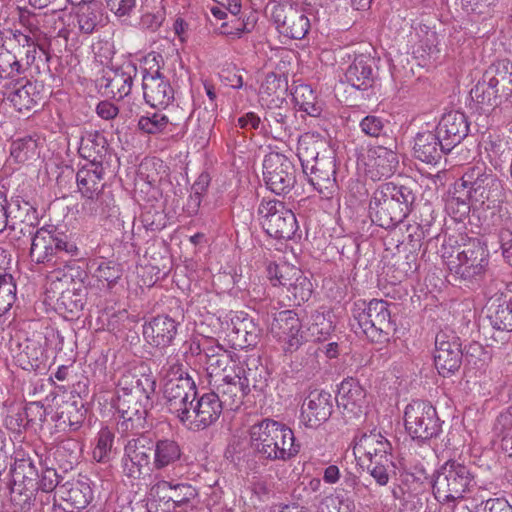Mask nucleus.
<instances>
[{
    "label": "nucleus",
    "instance_id": "1",
    "mask_svg": "<svg viewBox=\"0 0 512 512\" xmlns=\"http://www.w3.org/2000/svg\"><path fill=\"white\" fill-rule=\"evenodd\" d=\"M156 379L152 374H122L117 384L115 407L120 420L118 429L122 434H140L146 428L148 411L153 407Z\"/></svg>",
    "mask_w": 512,
    "mask_h": 512
},
{
    "label": "nucleus",
    "instance_id": "2",
    "mask_svg": "<svg viewBox=\"0 0 512 512\" xmlns=\"http://www.w3.org/2000/svg\"><path fill=\"white\" fill-rule=\"evenodd\" d=\"M249 444L260 459L289 461L300 451L294 432L285 424L265 418L249 428Z\"/></svg>",
    "mask_w": 512,
    "mask_h": 512
},
{
    "label": "nucleus",
    "instance_id": "3",
    "mask_svg": "<svg viewBox=\"0 0 512 512\" xmlns=\"http://www.w3.org/2000/svg\"><path fill=\"white\" fill-rule=\"evenodd\" d=\"M415 200L412 189L406 185L386 182L377 186L369 202L371 221L384 228L392 229L404 221Z\"/></svg>",
    "mask_w": 512,
    "mask_h": 512
},
{
    "label": "nucleus",
    "instance_id": "4",
    "mask_svg": "<svg viewBox=\"0 0 512 512\" xmlns=\"http://www.w3.org/2000/svg\"><path fill=\"white\" fill-rule=\"evenodd\" d=\"M390 304L380 299H372L369 302L358 300L352 310V327L360 331L371 341L383 343L389 340V336L396 330L391 319Z\"/></svg>",
    "mask_w": 512,
    "mask_h": 512
},
{
    "label": "nucleus",
    "instance_id": "5",
    "mask_svg": "<svg viewBox=\"0 0 512 512\" xmlns=\"http://www.w3.org/2000/svg\"><path fill=\"white\" fill-rule=\"evenodd\" d=\"M474 475L470 469L455 460L445 462L438 470L433 485V495L441 505L455 511L465 493L470 491Z\"/></svg>",
    "mask_w": 512,
    "mask_h": 512
},
{
    "label": "nucleus",
    "instance_id": "6",
    "mask_svg": "<svg viewBox=\"0 0 512 512\" xmlns=\"http://www.w3.org/2000/svg\"><path fill=\"white\" fill-rule=\"evenodd\" d=\"M511 95L512 63L508 60L492 64L470 91L472 100L486 107H497Z\"/></svg>",
    "mask_w": 512,
    "mask_h": 512
},
{
    "label": "nucleus",
    "instance_id": "7",
    "mask_svg": "<svg viewBox=\"0 0 512 512\" xmlns=\"http://www.w3.org/2000/svg\"><path fill=\"white\" fill-rule=\"evenodd\" d=\"M451 242L452 238L450 237L448 242L443 245V257L452 258L453 254L456 253V260L450 261V270L463 281L470 283L480 281L484 277L489 264L487 249L479 239L474 238L449 252L447 250L448 246L453 247Z\"/></svg>",
    "mask_w": 512,
    "mask_h": 512
},
{
    "label": "nucleus",
    "instance_id": "8",
    "mask_svg": "<svg viewBox=\"0 0 512 512\" xmlns=\"http://www.w3.org/2000/svg\"><path fill=\"white\" fill-rule=\"evenodd\" d=\"M460 181V186L468 193L472 204H487V208H492L502 201V184L484 163L468 167Z\"/></svg>",
    "mask_w": 512,
    "mask_h": 512
},
{
    "label": "nucleus",
    "instance_id": "9",
    "mask_svg": "<svg viewBox=\"0 0 512 512\" xmlns=\"http://www.w3.org/2000/svg\"><path fill=\"white\" fill-rule=\"evenodd\" d=\"M164 59L156 52L144 58L142 69L143 96L147 104L153 108L166 109L174 100V90L169 80L161 72Z\"/></svg>",
    "mask_w": 512,
    "mask_h": 512
},
{
    "label": "nucleus",
    "instance_id": "10",
    "mask_svg": "<svg viewBox=\"0 0 512 512\" xmlns=\"http://www.w3.org/2000/svg\"><path fill=\"white\" fill-rule=\"evenodd\" d=\"M404 424L413 440L425 442L441 432V421L437 411L427 401L416 400L409 403L404 411Z\"/></svg>",
    "mask_w": 512,
    "mask_h": 512
},
{
    "label": "nucleus",
    "instance_id": "11",
    "mask_svg": "<svg viewBox=\"0 0 512 512\" xmlns=\"http://www.w3.org/2000/svg\"><path fill=\"white\" fill-rule=\"evenodd\" d=\"M267 275L274 286L286 288L291 305L300 306L310 299L313 292L312 283L299 268L286 263H269Z\"/></svg>",
    "mask_w": 512,
    "mask_h": 512
},
{
    "label": "nucleus",
    "instance_id": "12",
    "mask_svg": "<svg viewBox=\"0 0 512 512\" xmlns=\"http://www.w3.org/2000/svg\"><path fill=\"white\" fill-rule=\"evenodd\" d=\"M258 215L265 232L275 239H290L298 229L295 214L282 201L263 199Z\"/></svg>",
    "mask_w": 512,
    "mask_h": 512
},
{
    "label": "nucleus",
    "instance_id": "13",
    "mask_svg": "<svg viewBox=\"0 0 512 512\" xmlns=\"http://www.w3.org/2000/svg\"><path fill=\"white\" fill-rule=\"evenodd\" d=\"M271 19L280 34L295 40H302L308 34L311 24L306 9L298 3L275 4Z\"/></svg>",
    "mask_w": 512,
    "mask_h": 512
},
{
    "label": "nucleus",
    "instance_id": "14",
    "mask_svg": "<svg viewBox=\"0 0 512 512\" xmlns=\"http://www.w3.org/2000/svg\"><path fill=\"white\" fill-rule=\"evenodd\" d=\"M264 181L273 193L287 194L296 183V170L293 162L279 152L268 153L263 161Z\"/></svg>",
    "mask_w": 512,
    "mask_h": 512
},
{
    "label": "nucleus",
    "instance_id": "15",
    "mask_svg": "<svg viewBox=\"0 0 512 512\" xmlns=\"http://www.w3.org/2000/svg\"><path fill=\"white\" fill-rule=\"evenodd\" d=\"M53 512H80L94 499L89 478L72 479L61 484L53 497Z\"/></svg>",
    "mask_w": 512,
    "mask_h": 512
},
{
    "label": "nucleus",
    "instance_id": "16",
    "mask_svg": "<svg viewBox=\"0 0 512 512\" xmlns=\"http://www.w3.org/2000/svg\"><path fill=\"white\" fill-rule=\"evenodd\" d=\"M153 440L143 434L133 437L124 446L122 473L131 480L140 479L150 469Z\"/></svg>",
    "mask_w": 512,
    "mask_h": 512
},
{
    "label": "nucleus",
    "instance_id": "17",
    "mask_svg": "<svg viewBox=\"0 0 512 512\" xmlns=\"http://www.w3.org/2000/svg\"><path fill=\"white\" fill-rule=\"evenodd\" d=\"M192 354L198 357V361L204 365L208 375L209 384L212 385L216 378H221L223 374L231 371L228 370L229 364H235L233 354L226 350L219 343L206 339L203 343L193 342L190 346Z\"/></svg>",
    "mask_w": 512,
    "mask_h": 512
},
{
    "label": "nucleus",
    "instance_id": "18",
    "mask_svg": "<svg viewBox=\"0 0 512 512\" xmlns=\"http://www.w3.org/2000/svg\"><path fill=\"white\" fill-rule=\"evenodd\" d=\"M270 333L285 353L297 351L306 341L301 320L292 310H283L274 315Z\"/></svg>",
    "mask_w": 512,
    "mask_h": 512
},
{
    "label": "nucleus",
    "instance_id": "19",
    "mask_svg": "<svg viewBox=\"0 0 512 512\" xmlns=\"http://www.w3.org/2000/svg\"><path fill=\"white\" fill-rule=\"evenodd\" d=\"M460 338L454 332L440 331L435 337L434 363L439 374L450 376L459 370L463 359Z\"/></svg>",
    "mask_w": 512,
    "mask_h": 512
},
{
    "label": "nucleus",
    "instance_id": "20",
    "mask_svg": "<svg viewBox=\"0 0 512 512\" xmlns=\"http://www.w3.org/2000/svg\"><path fill=\"white\" fill-rule=\"evenodd\" d=\"M318 161L307 168L309 183L321 195L322 198L332 199L339 190L336 179V159L332 150H326Z\"/></svg>",
    "mask_w": 512,
    "mask_h": 512
},
{
    "label": "nucleus",
    "instance_id": "21",
    "mask_svg": "<svg viewBox=\"0 0 512 512\" xmlns=\"http://www.w3.org/2000/svg\"><path fill=\"white\" fill-rule=\"evenodd\" d=\"M137 74V65L127 61L120 66L105 70L100 85L104 88L106 95L122 100L130 95Z\"/></svg>",
    "mask_w": 512,
    "mask_h": 512
},
{
    "label": "nucleus",
    "instance_id": "22",
    "mask_svg": "<svg viewBox=\"0 0 512 512\" xmlns=\"http://www.w3.org/2000/svg\"><path fill=\"white\" fill-rule=\"evenodd\" d=\"M211 386L212 392L218 396L222 407L228 410H237L243 404L245 396L249 394L241 376L233 367L221 378H216Z\"/></svg>",
    "mask_w": 512,
    "mask_h": 512
},
{
    "label": "nucleus",
    "instance_id": "23",
    "mask_svg": "<svg viewBox=\"0 0 512 512\" xmlns=\"http://www.w3.org/2000/svg\"><path fill=\"white\" fill-rule=\"evenodd\" d=\"M332 409L331 394L324 390H313L302 404L301 422L308 428H317L330 418Z\"/></svg>",
    "mask_w": 512,
    "mask_h": 512
},
{
    "label": "nucleus",
    "instance_id": "24",
    "mask_svg": "<svg viewBox=\"0 0 512 512\" xmlns=\"http://www.w3.org/2000/svg\"><path fill=\"white\" fill-rule=\"evenodd\" d=\"M353 452L369 462L393 459L392 445L379 431L371 430L354 438Z\"/></svg>",
    "mask_w": 512,
    "mask_h": 512
},
{
    "label": "nucleus",
    "instance_id": "25",
    "mask_svg": "<svg viewBox=\"0 0 512 512\" xmlns=\"http://www.w3.org/2000/svg\"><path fill=\"white\" fill-rule=\"evenodd\" d=\"M261 337V329L252 318L240 314L231 319L227 332L228 341L234 349L255 347Z\"/></svg>",
    "mask_w": 512,
    "mask_h": 512
},
{
    "label": "nucleus",
    "instance_id": "26",
    "mask_svg": "<svg viewBox=\"0 0 512 512\" xmlns=\"http://www.w3.org/2000/svg\"><path fill=\"white\" fill-rule=\"evenodd\" d=\"M2 93L4 98L19 112L30 111L41 99L36 85L24 78L5 84Z\"/></svg>",
    "mask_w": 512,
    "mask_h": 512
},
{
    "label": "nucleus",
    "instance_id": "27",
    "mask_svg": "<svg viewBox=\"0 0 512 512\" xmlns=\"http://www.w3.org/2000/svg\"><path fill=\"white\" fill-rule=\"evenodd\" d=\"M469 124L464 113L450 111L441 118L436 133L442 139L445 150H452L468 135Z\"/></svg>",
    "mask_w": 512,
    "mask_h": 512
},
{
    "label": "nucleus",
    "instance_id": "28",
    "mask_svg": "<svg viewBox=\"0 0 512 512\" xmlns=\"http://www.w3.org/2000/svg\"><path fill=\"white\" fill-rule=\"evenodd\" d=\"M246 386L247 391L253 389L257 392H264L268 386L269 371L262 364L259 356H248L243 362L232 366Z\"/></svg>",
    "mask_w": 512,
    "mask_h": 512
},
{
    "label": "nucleus",
    "instance_id": "29",
    "mask_svg": "<svg viewBox=\"0 0 512 512\" xmlns=\"http://www.w3.org/2000/svg\"><path fill=\"white\" fill-rule=\"evenodd\" d=\"M179 323L168 315H158L143 325V336L155 347L169 346L177 334Z\"/></svg>",
    "mask_w": 512,
    "mask_h": 512
},
{
    "label": "nucleus",
    "instance_id": "30",
    "mask_svg": "<svg viewBox=\"0 0 512 512\" xmlns=\"http://www.w3.org/2000/svg\"><path fill=\"white\" fill-rule=\"evenodd\" d=\"M398 165V156L392 149L380 145L369 150L367 173L372 180L391 177Z\"/></svg>",
    "mask_w": 512,
    "mask_h": 512
},
{
    "label": "nucleus",
    "instance_id": "31",
    "mask_svg": "<svg viewBox=\"0 0 512 512\" xmlns=\"http://www.w3.org/2000/svg\"><path fill=\"white\" fill-rule=\"evenodd\" d=\"M150 495L158 497L166 503L172 502L173 507H181L197 496L196 489L187 483H176L161 480L154 484L150 489Z\"/></svg>",
    "mask_w": 512,
    "mask_h": 512
},
{
    "label": "nucleus",
    "instance_id": "32",
    "mask_svg": "<svg viewBox=\"0 0 512 512\" xmlns=\"http://www.w3.org/2000/svg\"><path fill=\"white\" fill-rule=\"evenodd\" d=\"M443 143L437 133L432 131L419 132L414 140V156L424 163L437 164L443 154L451 151L445 150Z\"/></svg>",
    "mask_w": 512,
    "mask_h": 512
},
{
    "label": "nucleus",
    "instance_id": "33",
    "mask_svg": "<svg viewBox=\"0 0 512 512\" xmlns=\"http://www.w3.org/2000/svg\"><path fill=\"white\" fill-rule=\"evenodd\" d=\"M374 60L369 57H357L345 72L346 81L355 89L366 91L376 79Z\"/></svg>",
    "mask_w": 512,
    "mask_h": 512
},
{
    "label": "nucleus",
    "instance_id": "34",
    "mask_svg": "<svg viewBox=\"0 0 512 512\" xmlns=\"http://www.w3.org/2000/svg\"><path fill=\"white\" fill-rule=\"evenodd\" d=\"M365 390L354 378H348L341 382L336 395L339 407L358 416L363 413L365 404Z\"/></svg>",
    "mask_w": 512,
    "mask_h": 512
},
{
    "label": "nucleus",
    "instance_id": "35",
    "mask_svg": "<svg viewBox=\"0 0 512 512\" xmlns=\"http://www.w3.org/2000/svg\"><path fill=\"white\" fill-rule=\"evenodd\" d=\"M154 470L166 471L169 467H175L182 457V448L174 439L162 438L153 442Z\"/></svg>",
    "mask_w": 512,
    "mask_h": 512
},
{
    "label": "nucleus",
    "instance_id": "36",
    "mask_svg": "<svg viewBox=\"0 0 512 512\" xmlns=\"http://www.w3.org/2000/svg\"><path fill=\"white\" fill-rule=\"evenodd\" d=\"M327 142L319 135L305 133L298 139L297 156L301 162L304 173H307V168L313 165L321 158L322 154H327Z\"/></svg>",
    "mask_w": 512,
    "mask_h": 512
},
{
    "label": "nucleus",
    "instance_id": "37",
    "mask_svg": "<svg viewBox=\"0 0 512 512\" xmlns=\"http://www.w3.org/2000/svg\"><path fill=\"white\" fill-rule=\"evenodd\" d=\"M53 232L47 229H38L32 237L30 258L37 264L57 265L54 250Z\"/></svg>",
    "mask_w": 512,
    "mask_h": 512
},
{
    "label": "nucleus",
    "instance_id": "38",
    "mask_svg": "<svg viewBox=\"0 0 512 512\" xmlns=\"http://www.w3.org/2000/svg\"><path fill=\"white\" fill-rule=\"evenodd\" d=\"M171 369L177 368L176 373L173 377H170L166 380L164 384V398L166 406L178 398L192 397L197 396V388L193 379L188 375H183L182 373L179 376L176 374L181 370L180 366L177 364L170 365Z\"/></svg>",
    "mask_w": 512,
    "mask_h": 512
},
{
    "label": "nucleus",
    "instance_id": "39",
    "mask_svg": "<svg viewBox=\"0 0 512 512\" xmlns=\"http://www.w3.org/2000/svg\"><path fill=\"white\" fill-rule=\"evenodd\" d=\"M262 123V130L276 140L284 141L292 135L288 110L281 107L267 109Z\"/></svg>",
    "mask_w": 512,
    "mask_h": 512
},
{
    "label": "nucleus",
    "instance_id": "40",
    "mask_svg": "<svg viewBox=\"0 0 512 512\" xmlns=\"http://www.w3.org/2000/svg\"><path fill=\"white\" fill-rule=\"evenodd\" d=\"M104 167L102 163H86L76 174L79 191L83 196L97 194L103 188Z\"/></svg>",
    "mask_w": 512,
    "mask_h": 512
},
{
    "label": "nucleus",
    "instance_id": "41",
    "mask_svg": "<svg viewBox=\"0 0 512 512\" xmlns=\"http://www.w3.org/2000/svg\"><path fill=\"white\" fill-rule=\"evenodd\" d=\"M108 143L99 132H89L81 138L79 153L87 163H102L107 154Z\"/></svg>",
    "mask_w": 512,
    "mask_h": 512
},
{
    "label": "nucleus",
    "instance_id": "42",
    "mask_svg": "<svg viewBox=\"0 0 512 512\" xmlns=\"http://www.w3.org/2000/svg\"><path fill=\"white\" fill-rule=\"evenodd\" d=\"M10 225L9 228L15 232L17 230H29L30 225H36L38 223V216L36 209L33 208L30 203L16 200L15 202L9 203L8 211Z\"/></svg>",
    "mask_w": 512,
    "mask_h": 512
},
{
    "label": "nucleus",
    "instance_id": "43",
    "mask_svg": "<svg viewBox=\"0 0 512 512\" xmlns=\"http://www.w3.org/2000/svg\"><path fill=\"white\" fill-rule=\"evenodd\" d=\"M218 396L214 393H204L197 399V411L200 413V424L201 430H204L214 424L220 417L223 407L219 402Z\"/></svg>",
    "mask_w": 512,
    "mask_h": 512
},
{
    "label": "nucleus",
    "instance_id": "44",
    "mask_svg": "<svg viewBox=\"0 0 512 512\" xmlns=\"http://www.w3.org/2000/svg\"><path fill=\"white\" fill-rule=\"evenodd\" d=\"M46 356L40 343L26 340L24 347L18 355L20 366L29 371H38L45 368Z\"/></svg>",
    "mask_w": 512,
    "mask_h": 512
},
{
    "label": "nucleus",
    "instance_id": "45",
    "mask_svg": "<svg viewBox=\"0 0 512 512\" xmlns=\"http://www.w3.org/2000/svg\"><path fill=\"white\" fill-rule=\"evenodd\" d=\"M84 197L81 210L87 216L109 217L116 212L115 207H112L113 200L108 194L100 191L97 194Z\"/></svg>",
    "mask_w": 512,
    "mask_h": 512
},
{
    "label": "nucleus",
    "instance_id": "46",
    "mask_svg": "<svg viewBox=\"0 0 512 512\" xmlns=\"http://www.w3.org/2000/svg\"><path fill=\"white\" fill-rule=\"evenodd\" d=\"M462 351L467 365L474 368L480 374L486 372L493 356L491 349L485 348L479 342L473 341L466 345Z\"/></svg>",
    "mask_w": 512,
    "mask_h": 512
},
{
    "label": "nucleus",
    "instance_id": "47",
    "mask_svg": "<svg viewBox=\"0 0 512 512\" xmlns=\"http://www.w3.org/2000/svg\"><path fill=\"white\" fill-rule=\"evenodd\" d=\"M292 95L299 110L306 112L312 117L320 116L322 104L317 100L315 92L309 85L300 84L296 86Z\"/></svg>",
    "mask_w": 512,
    "mask_h": 512
},
{
    "label": "nucleus",
    "instance_id": "48",
    "mask_svg": "<svg viewBox=\"0 0 512 512\" xmlns=\"http://www.w3.org/2000/svg\"><path fill=\"white\" fill-rule=\"evenodd\" d=\"M38 487L20 483V480L12 481L10 488L11 501L14 506L23 512L30 511L37 500Z\"/></svg>",
    "mask_w": 512,
    "mask_h": 512
},
{
    "label": "nucleus",
    "instance_id": "49",
    "mask_svg": "<svg viewBox=\"0 0 512 512\" xmlns=\"http://www.w3.org/2000/svg\"><path fill=\"white\" fill-rule=\"evenodd\" d=\"M27 77V71L24 68L23 58L10 51L0 53V78L3 80L15 81V79Z\"/></svg>",
    "mask_w": 512,
    "mask_h": 512
},
{
    "label": "nucleus",
    "instance_id": "50",
    "mask_svg": "<svg viewBox=\"0 0 512 512\" xmlns=\"http://www.w3.org/2000/svg\"><path fill=\"white\" fill-rule=\"evenodd\" d=\"M38 140L35 135H25L13 140L10 156L18 163L35 158L38 155Z\"/></svg>",
    "mask_w": 512,
    "mask_h": 512
},
{
    "label": "nucleus",
    "instance_id": "51",
    "mask_svg": "<svg viewBox=\"0 0 512 512\" xmlns=\"http://www.w3.org/2000/svg\"><path fill=\"white\" fill-rule=\"evenodd\" d=\"M52 232L53 240H55L53 245L58 264L67 263L70 259L81 256L80 249L70 236L58 231Z\"/></svg>",
    "mask_w": 512,
    "mask_h": 512
},
{
    "label": "nucleus",
    "instance_id": "52",
    "mask_svg": "<svg viewBox=\"0 0 512 512\" xmlns=\"http://www.w3.org/2000/svg\"><path fill=\"white\" fill-rule=\"evenodd\" d=\"M87 409L82 402L66 403L59 413L60 424L68 425L70 430L77 431L85 421Z\"/></svg>",
    "mask_w": 512,
    "mask_h": 512
},
{
    "label": "nucleus",
    "instance_id": "53",
    "mask_svg": "<svg viewBox=\"0 0 512 512\" xmlns=\"http://www.w3.org/2000/svg\"><path fill=\"white\" fill-rule=\"evenodd\" d=\"M489 311L488 318L493 328L502 332L512 331V300H504L495 307L492 305Z\"/></svg>",
    "mask_w": 512,
    "mask_h": 512
},
{
    "label": "nucleus",
    "instance_id": "54",
    "mask_svg": "<svg viewBox=\"0 0 512 512\" xmlns=\"http://www.w3.org/2000/svg\"><path fill=\"white\" fill-rule=\"evenodd\" d=\"M122 265L115 261H101L92 272L102 286L111 288L122 276Z\"/></svg>",
    "mask_w": 512,
    "mask_h": 512
},
{
    "label": "nucleus",
    "instance_id": "55",
    "mask_svg": "<svg viewBox=\"0 0 512 512\" xmlns=\"http://www.w3.org/2000/svg\"><path fill=\"white\" fill-rule=\"evenodd\" d=\"M77 21L82 33L91 34L100 21L97 4L94 1L91 3H82L77 12Z\"/></svg>",
    "mask_w": 512,
    "mask_h": 512
},
{
    "label": "nucleus",
    "instance_id": "56",
    "mask_svg": "<svg viewBox=\"0 0 512 512\" xmlns=\"http://www.w3.org/2000/svg\"><path fill=\"white\" fill-rule=\"evenodd\" d=\"M11 473L12 481L20 480V483L38 487V471L30 459L16 460Z\"/></svg>",
    "mask_w": 512,
    "mask_h": 512
},
{
    "label": "nucleus",
    "instance_id": "57",
    "mask_svg": "<svg viewBox=\"0 0 512 512\" xmlns=\"http://www.w3.org/2000/svg\"><path fill=\"white\" fill-rule=\"evenodd\" d=\"M453 195L447 200L446 208L459 219L466 216L470 212L472 199L468 197V193L463 191L460 183L455 184Z\"/></svg>",
    "mask_w": 512,
    "mask_h": 512
},
{
    "label": "nucleus",
    "instance_id": "58",
    "mask_svg": "<svg viewBox=\"0 0 512 512\" xmlns=\"http://www.w3.org/2000/svg\"><path fill=\"white\" fill-rule=\"evenodd\" d=\"M16 283L12 275H0V317L6 314L17 298Z\"/></svg>",
    "mask_w": 512,
    "mask_h": 512
},
{
    "label": "nucleus",
    "instance_id": "59",
    "mask_svg": "<svg viewBox=\"0 0 512 512\" xmlns=\"http://www.w3.org/2000/svg\"><path fill=\"white\" fill-rule=\"evenodd\" d=\"M362 133L371 138L386 137L389 129V121L377 116L367 115L359 123Z\"/></svg>",
    "mask_w": 512,
    "mask_h": 512
},
{
    "label": "nucleus",
    "instance_id": "60",
    "mask_svg": "<svg viewBox=\"0 0 512 512\" xmlns=\"http://www.w3.org/2000/svg\"><path fill=\"white\" fill-rule=\"evenodd\" d=\"M169 123L168 116L162 111L143 115L138 120V128L147 134H157L162 132Z\"/></svg>",
    "mask_w": 512,
    "mask_h": 512
},
{
    "label": "nucleus",
    "instance_id": "61",
    "mask_svg": "<svg viewBox=\"0 0 512 512\" xmlns=\"http://www.w3.org/2000/svg\"><path fill=\"white\" fill-rule=\"evenodd\" d=\"M56 307L63 313L76 316L84 307L80 293L74 290H63L56 300Z\"/></svg>",
    "mask_w": 512,
    "mask_h": 512
},
{
    "label": "nucleus",
    "instance_id": "62",
    "mask_svg": "<svg viewBox=\"0 0 512 512\" xmlns=\"http://www.w3.org/2000/svg\"><path fill=\"white\" fill-rule=\"evenodd\" d=\"M114 443V433L108 428H101L97 435L96 446L93 450V457L98 462H104L109 459Z\"/></svg>",
    "mask_w": 512,
    "mask_h": 512
},
{
    "label": "nucleus",
    "instance_id": "63",
    "mask_svg": "<svg viewBox=\"0 0 512 512\" xmlns=\"http://www.w3.org/2000/svg\"><path fill=\"white\" fill-rule=\"evenodd\" d=\"M238 14H232V19L222 24V33L233 37L241 38L243 34L250 33L255 24V20L250 21V17L242 19L237 17Z\"/></svg>",
    "mask_w": 512,
    "mask_h": 512
},
{
    "label": "nucleus",
    "instance_id": "64",
    "mask_svg": "<svg viewBox=\"0 0 512 512\" xmlns=\"http://www.w3.org/2000/svg\"><path fill=\"white\" fill-rule=\"evenodd\" d=\"M207 185L206 177H200L199 181L192 185L190 195L183 207L188 216H194L198 213L202 202V195L206 192Z\"/></svg>",
    "mask_w": 512,
    "mask_h": 512
}]
</instances>
